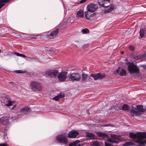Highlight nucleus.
I'll use <instances>...</instances> for the list:
<instances>
[{"instance_id": "obj_5", "label": "nucleus", "mask_w": 146, "mask_h": 146, "mask_svg": "<svg viewBox=\"0 0 146 146\" xmlns=\"http://www.w3.org/2000/svg\"><path fill=\"white\" fill-rule=\"evenodd\" d=\"M30 87L32 91L34 92L42 91L43 89L42 85L36 81L32 82L30 84Z\"/></svg>"}, {"instance_id": "obj_44", "label": "nucleus", "mask_w": 146, "mask_h": 146, "mask_svg": "<svg viewBox=\"0 0 146 146\" xmlns=\"http://www.w3.org/2000/svg\"><path fill=\"white\" fill-rule=\"evenodd\" d=\"M123 51H121V54H123Z\"/></svg>"}, {"instance_id": "obj_23", "label": "nucleus", "mask_w": 146, "mask_h": 146, "mask_svg": "<svg viewBox=\"0 0 146 146\" xmlns=\"http://www.w3.org/2000/svg\"><path fill=\"white\" fill-rule=\"evenodd\" d=\"M114 8V5L112 4L110 7V8L107 10L105 11V13H109L112 11Z\"/></svg>"}, {"instance_id": "obj_25", "label": "nucleus", "mask_w": 146, "mask_h": 146, "mask_svg": "<svg viewBox=\"0 0 146 146\" xmlns=\"http://www.w3.org/2000/svg\"><path fill=\"white\" fill-rule=\"evenodd\" d=\"M134 145V143L132 141H129L125 143L123 146H129V145Z\"/></svg>"}, {"instance_id": "obj_19", "label": "nucleus", "mask_w": 146, "mask_h": 146, "mask_svg": "<svg viewBox=\"0 0 146 146\" xmlns=\"http://www.w3.org/2000/svg\"><path fill=\"white\" fill-rule=\"evenodd\" d=\"M64 97V93L60 94L59 95L56 96L52 98V99L56 101H58L61 98H63Z\"/></svg>"}, {"instance_id": "obj_1", "label": "nucleus", "mask_w": 146, "mask_h": 146, "mask_svg": "<svg viewBox=\"0 0 146 146\" xmlns=\"http://www.w3.org/2000/svg\"><path fill=\"white\" fill-rule=\"evenodd\" d=\"M130 138L133 139L134 141L141 146L146 145V132H137L135 133H129Z\"/></svg>"}, {"instance_id": "obj_27", "label": "nucleus", "mask_w": 146, "mask_h": 146, "mask_svg": "<svg viewBox=\"0 0 146 146\" xmlns=\"http://www.w3.org/2000/svg\"><path fill=\"white\" fill-rule=\"evenodd\" d=\"M100 144L97 140L94 141L91 145V146H99Z\"/></svg>"}, {"instance_id": "obj_45", "label": "nucleus", "mask_w": 146, "mask_h": 146, "mask_svg": "<svg viewBox=\"0 0 146 146\" xmlns=\"http://www.w3.org/2000/svg\"><path fill=\"white\" fill-rule=\"evenodd\" d=\"M76 146H80V145L79 144V145H77Z\"/></svg>"}, {"instance_id": "obj_17", "label": "nucleus", "mask_w": 146, "mask_h": 146, "mask_svg": "<svg viewBox=\"0 0 146 146\" xmlns=\"http://www.w3.org/2000/svg\"><path fill=\"white\" fill-rule=\"evenodd\" d=\"M30 109L28 107H25L22 108L20 110L21 113L26 114L30 112Z\"/></svg>"}, {"instance_id": "obj_4", "label": "nucleus", "mask_w": 146, "mask_h": 146, "mask_svg": "<svg viewBox=\"0 0 146 146\" xmlns=\"http://www.w3.org/2000/svg\"><path fill=\"white\" fill-rule=\"evenodd\" d=\"M111 137L112 138L108 139L106 142L105 141V146H111L112 143H118V140L119 137L114 134H111Z\"/></svg>"}, {"instance_id": "obj_2", "label": "nucleus", "mask_w": 146, "mask_h": 146, "mask_svg": "<svg viewBox=\"0 0 146 146\" xmlns=\"http://www.w3.org/2000/svg\"><path fill=\"white\" fill-rule=\"evenodd\" d=\"M67 137L65 134H60L56 136V140L58 143L62 145H66L68 143Z\"/></svg>"}, {"instance_id": "obj_11", "label": "nucleus", "mask_w": 146, "mask_h": 146, "mask_svg": "<svg viewBox=\"0 0 146 146\" xmlns=\"http://www.w3.org/2000/svg\"><path fill=\"white\" fill-rule=\"evenodd\" d=\"M98 2L101 7H107L110 6L109 0H98Z\"/></svg>"}, {"instance_id": "obj_37", "label": "nucleus", "mask_w": 146, "mask_h": 146, "mask_svg": "<svg viewBox=\"0 0 146 146\" xmlns=\"http://www.w3.org/2000/svg\"><path fill=\"white\" fill-rule=\"evenodd\" d=\"M3 6V5L2 4V3L0 1V9Z\"/></svg>"}, {"instance_id": "obj_31", "label": "nucleus", "mask_w": 146, "mask_h": 146, "mask_svg": "<svg viewBox=\"0 0 146 146\" xmlns=\"http://www.w3.org/2000/svg\"><path fill=\"white\" fill-rule=\"evenodd\" d=\"M82 32L84 34L88 33H89V30L87 29H82Z\"/></svg>"}, {"instance_id": "obj_33", "label": "nucleus", "mask_w": 146, "mask_h": 146, "mask_svg": "<svg viewBox=\"0 0 146 146\" xmlns=\"http://www.w3.org/2000/svg\"><path fill=\"white\" fill-rule=\"evenodd\" d=\"M20 56H21V57H24V58H25V57H28L29 58H31V59H35V58H31V57H27L25 55L23 54H20Z\"/></svg>"}, {"instance_id": "obj_9", "label": "nucleus", "mask_w": 146, "mask_h": 146, "mask_svg": "<svg viewBox=\"0 0 146 146\" xmlns=\"http://www.w3.org/2000/svg\"><path fill=\"white\" fill-rule=\"evenodd\" d=\"M58 74L59 72L57 70H48L45 72L46 74L48 75L51 78L56 77Z\"/></svg>"}, {"instance_id": "obj_35", "label": "nucleus", "mask_w": 146, "mask_h": 146, "mask_svg": "<svg viewBox=\"0 0 146 146\" xmlns=\"http://www.w3.org/2000/svg\"><path fill=\"white\" fill-rule=\"evenodd\" d=\"M0 146H8V145L5 143L0 144Z\"/></svg>"}, {"instance_id": "obj_7", "label": "nucleus", "mask_w": 146, "mask_h": 146, "mask_svg": "<svg viewBox=\"0 0 146 146\" xmlns=\"http://www.w3.org/2000/svg\"><path fill=\"white\" fill-rule=\"evenodd\" d=\"M68 78L70 81L76 82L79 81L81 78L79 74L78 73L75 72L69 74L68 75Z\"/></svg>"}, {"instance_id": "obj_6", "label": "nucleus", "mask_w": 146, "mask_h": 146, "mask_svg": "<svg viewBox=\"0 0 146 146\" xmlns=\"http://www.w3.org/2000/svg\"><path fill=\"white\" fill-rule=\"evenodd\" d=\"M128 70L130 74L138 73L139 70L137 66L133 63L128 62Z\"/></svg>"}, {"instance_id": "obj_10", "label": "nucleus", "mask_w": 146, "mask_h": 146, "mask_svg": "<svg viewBox=\"0 0 146 146\" xmlns=\"http://www.w3.org/2000/svg\"><path fill=\"white\" fill-rule=\"evenodd\" d=\"M59 31L58 28H55L53 31L49 35H47V38L48 39H52L56 38L57 35Z\"/></svg>"}, {"instance_id": "obj_46", "label": "nucleus", "mask_w": 146, "mask_h": 146, "mask_svg": "<svg viewBox=\"0 0 146 146\" xmlns=\"http://www.w3.org/2000/svg\"><path fill=\"white\" fill-rule=\"evenodd\" d=\"M4 119V118H1V119H2V120H3V119Z\"/></svg>"}, {"instance_id": "obj_26", "label": "nucleus", "mask_w": 146, "mask_h": 146, "mask_svg": "<svg viewBox=\"0 0 146 146\" xmlns=\"http://www.w3.org/2000/svg\"><path fill=\"white\" fill-rule=\"evenodd\" d=\"M122 109L124 110H128L129 109V107L127 105L124 104L122 106Z\"/></svg>"}, {"instance_id": "obj_39", "label": "nucleus", "mask_w": 146, "mask_h": 146, "mask_svg": "<svg viewBox=\"0 0 146 146\" xmlns=\"http://www.w3.org/2000/svg\"><path fill=\"white\" fill-rule=\"evenodd\" d=\"M7 123V122H6V121H5L3 122V123H2V124L3 125H5Z\"/></svg>"}, {"instance_id": "obj_12", "label": "nucleus", "mask_w": 146, "mask_h": 146, "mask_svg": "<svg viewBox=\"0 0 146 146\" xmlns=\"http://www.w3.org/2000/svg\"><path fill=\"white\" fill-rule=\"evenodd\" d=\"M115 74H118L120 76H125L126 75V71L124 69L120 67L116 69L115 72Z\"/></svg>"}, {"instance_id": "obj_34", "label": "nucleus", "mask_w": 146, "mask_h": 146, "mask_svg": "<svg viewBox=\"0 0 146 146\" xmlns=\"http://www.w3.org/2000/svg\"><path fill=\"white\" fill-rule=\"evenodd\" d=\"M129 48L130 50L132 51H133L135 50V48L134 47L131 46H129Z\"/></svg>"}, {"instance_id": "obj_8", "label": "nucleus", "mask_w": 146, "mask_h": 146, "mask_svg": "<svg viewBox=\"0 0 146 146\" xmlns=\"http://www.w3.org/2000/svg\"><path fill=\"white\" fill-rule=\"evenodd\" d=\"M106 74L103 73H99L96 74H92L90 76L94 78L95 80L103 79L106 77Z\"/></svg>"}, {"instance_id": "obj_36", "label": "nucleus", "mask_w": 146, "mask_h": 146, "mask_svg": "<svg viewBox=\"0 0 146 146\" xmlns=\"http://www.w3.org/2000/svg\"><path fill=\"white\" fill-rule=\"evenodd\" d=\"M87 0H81L80 1V3H84V2H85Z\"/></svg>"}, {"instance_id": "obj_16", "label": "nucleus", "mask_w": 146, "mask_h": 146, "mask_svg": "<svg viewBox=\"0 0 146 146\" xmlns=\"http://www.w3.org/2000/svg\"><path fill=\"white\" fill-rule=\"evenodd\" d=\"M88 78V75L84 72L82 74L81 81L83 83H85L87 82Z\"/></svg>"}, {"instance_id": "obj_42", "label": "nucleus", "mask_w": 146, "mask_h": 146, "mask_svg": "<svg viewBox=\"0 0 146 146\" xmlns=\"http://www.w3.org/2000/svg\"><path fill=\"white\" fill-rule=\"evenodd\" d=\"M109 126V125L108 124H106L104 125L103 126Z\"/></svg>"}, {"instance_id": "obj_13", "label": "nucleus", "mask_w": 146, "mask_h": 146, "mask_svg": "<svg viewBox=\"0 0 146 146\" xmlns=\"http://www.w3.org/2000/svg\"><path fill=\"white\" fill-rule=\"evenodd\" d=\"M68 72H62L58 76L59 80L61 82L64 81L67 77Z\"/></svg>"}, {"instance_id": "obj_43", "label": "nucleus", "mask_w": 146, "mask_h": 146, "mask_svg": "<svg viewBox=\"0 0 146 146\" xmlns=\"http://www.w3.org/2000/svg\"><path fill=\"white\" fill-rule=\"evenodd\" d=\"M86 111H87V112L88 114H89L90 113H89V110H87Z\"/></svg>"}, {"instance_id": "obj_18", "label": "nucleus", "mask_w": 146, "mask_h": 146, "mask_svg": "<svg viewBox=\"0 0 146 146\" xmlns=\"http://www.w3.org/2000/svg\"><path fill=\"white\" fill-rule=\"evenodd\" d=\"M92 12L88 11H86L85 12V16L86 19H89L91 17H92L93 15Z\"/></svg>"}, {"instance_id": "obj_28", "label": "nucleus", "mask_w": 146, "mask_h": 146, "mask_svg": "<svg viewBox=\"0 0 146 146\" xmlns=\"http://www.w3.org/2000/svg\"><path fill=\"white\" fill-rule=\"evenodd\" d=\"M86 136L88 137H94L95 135L93 133L90 132H87L86 133Z\"/></svg>"}, {"instance_id": "obj_40", "label": "nucleus", "mask_w": 146, "mask_h": 146, "mask_svg": "<svg viewBox=\"0 0 146 146\" xmlns=\"http://www.w3.org/2000/svg\"><path fill=\"white\" fill-rule=\"evenodd\" d=\"M30 38H31L35 39H36L37 38V37H31Z\"/></svg>"}, {"instance_id": "obj_22", "label": "nucleus", "mask_w": 146, "mask_h": 146, "mask_svg": "<svg viewBox=\"0 0 146 146\" xmlns=\"http://www.w3.org/2000/svg\"><path fill=\"white\" fill-rule=\"evenodd\" d=\"M146 33V29H141L140 31V36L141 38L143 37L145 35Z\"/></svg>"}, {"instance_id": "obj_20", "label": "nucleus", "mask_w": 146, "mask_h": 146, "mask_svg": "<svg viewBox=\"0 0 146 146\" xmlns=\"http://www.w3.org/2000/svg\"><path fill=\"white\" fill-rule=\"evenodd\" d=\"M145 58L146 56L145 55H144L139 56L137 57H136L135 58V59L136 60H139V61H138V62H139L140 61H142L143 60L145 59Z\"/></svg>"}, {"instance_id": "obj_15", "label": "nucleus", "mask_w": 146, "mask_h": 146, "mask_svg": "<svg viewBox=\"0 0 146 146\" xmlns=\"http://www.w3.org/2000/svg\"><path fill=\"white\" fill-rule=\"evenodd\" d=\"M79 133L75 130H72L69 132L67 136L69 138H75L77 135Z\"/></svg>"}, {"instance_id": "obj_38", "label": "nucleus", "mask_w": 146, "mask_h": 146, "mask_svg": "<svg viewBox=\"0 0 146 146\" xmlns=\"http://www.w3.org/2000/svg\"><path fill=\"white\" fill-rule=\"evenodd\" d=\"M15 54L17 55V56H20V54H20L19 53H17V52H15Z\"/></svg>"}, {"instance_id": "obj_29", "label": "nucleus", "mask_w": 146, "mask_h": 146, "mask_svg": "<svg viewBox=\"0 0 146 146\" xmlns=\"http://www.w3.org/2000/svg\"><path fill=\"white\" fill-rule=\"evenodd\" d=\"M98 135L100 137H104L107 135V134L105 133H102L100 132H98Z\"/></svg>"}, {"instance_id": "obj_47", "label": "nucleus", "mask_w": 146, "mask_h": 146, "mask_svg": "<svg viewBox=\"0 0 146 146\" xmlns=\"http://www.w3.org/2000/svg\"><path fill=\"white\" fill-rule=\"evenodd\" d=\"M1 52V50L0 49V53Z\"/></svg>"}, {"instance_id": "obj_32", "label": "nucleus", "mask_w": 146, "mask_h": 146, "mask_svg": "<svg viewBox=\"0 0 146 146\" xmlns=\"http://www.w3.org/2000/svg\"><path fill=\"white\" fill-rule=\"evenodd\" d=\"M16 72L18 73L24 74L26 73V71H23L21 70H17L16 71Z\"/></svg>"}, {"instance_id": "obj_24", "label": "nucleus", "mask_w": 146, "mask_h": 146, "mask_svg": "<svg viewBox=\"0 0 146 146\" xmlns=\"http://www.w3.org/2000/svg\"><path fill=\"white\" fill-rule=\"evenodd\" d=\"M80 142L79 140L75 141L69 144V146H75L76 145Z\"/></svg>"}, {"instance_id": "obj_30", "label": "nucleus", "mask_w": 146, "mask_h": 146, "mask_svg": "<svg viewBox=\"0 0 146 146\" xmlns=\"http://www.w3.org/2000/svg\"><path fill=\"white\" fill-rule=\"evenodd\" d=\"M7 104H5V106H10L12 105V104L13 103V101H11L9 100H8L7 101Z\"/></svg>"}, {"instance_id": "obj_41", "label": "nucleus", "mask_w": 146, "mask_h": 146, "mask_svg": "<svg viewBox=\"0 0 146 146\" xmlns=\"http://www.w3.org/2000/svg\"><path fill=\"white\" fill-rule=\"evenodd\" d=\"M16 106L15 105L13 106L12 108V110H13L14 108L16 107Z\"/></svg>"}, {"instance_id": "obj_21", "label": "nucleus", "mask_w": 146, "mask_h": 146, "mask_svg": "<svg viewBox=\"0 0 146 146\" xmlns=\"http://www.w3.org/2000/svg\"><path fill=\"white\" fill-rule=\"evenodd\" d=\"M76 17L79 18V17H84L83 12L82 10H80L77 13Z\"/></svg>"}, {"instance_id": "obj_3", "label": "nucleus", "mask_w": 146, "mask_h": 146, "mask_svg": "<svg viewBox=\"0 0 146 146\" xmlns=\"http://www.w3.org/2000/svg\"><path fill=\"white\" fill-rule=\"evenodd\" d=\"M145 111V109L143 108L142 106L138 105L136 106V108L132 107V109L130 111V113L132 116H139L140 115L139 112L142 113Z\"/></svg>"}, {"instance_id": "obj_14", "label": "nucleus", "mask_w": 146, "mask_h": 146, "mask_svg": "<svg viewBox=\"0 0 146 146\" xmlns=\"http://www.w3.org/2000/svg\"><path fill=\"white\" fill-rule=\"evenodd\" d=\"M97 8V5L94 4H90L87 7L88 11L91 12H94Z\"/></svg>"}]
</instances>
